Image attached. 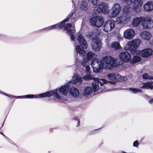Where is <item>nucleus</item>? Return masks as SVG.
I'll use <instances>...</instances> for the list:
<instances>
[{"label":"nucleus","instance_id":"obj_1","mask_svg":"<svg viewBox=\"0 0 153 153\" xmlns=\"http://www.w3.org/2000/svg\"><path fill=\"white\" fill-rule=\"evenodd\" d=\"M91 65L93 71L96 73L102 72L103 69L110 70L117 65L115 59L110 56L103 57L99 61L96 58H93L91 60Z\"/></svg>","mask_w":153,"mask_h":153},{"label":"nucleus","instance_id":"obj_2","mask_svg":"<svg viewBox=\"0 0 153 153\" xmlns=\"http://www.w3.org/2000/svg\"><path fill=\"white\" fill-rule=\"evenodd\" d=\"M108 9L109 7L107 4L102 2L95 7L94 11L96 14L102 12L104 13H107L108 17L111 18L117 16L121 10V6L118 3L114 4L111 10H108Z\"/></svg>","mask_w":153,"mask_h":153},{"label":"nucleus","instance_id":"obj_3","mask_svg":"<svg viewBox=\"0 0 153 153\" xmlns=\"http://www.w3.org/2000/svg\"><path fill=\"white\" fill-rule=\"evenodd\" d=\"M3 94L9 97L13 96L9 95L7 94L6 93H3ZM53 95V96L57 99H61L62 98V97L59 96L57 94V90H53L51 91H49L45 93H44L42 94H41L38 95H34L33 94H30L25 95L23 96H20L17 97H13L16 98H43L45 97H50Z\"/></svg>","mask_w":153,"mask_h":153},{"label":"nucleus","instance_id":"obj_4","mask_svg":"<svg viewBox=\"0 0 153 153\" xmlns=\"http://www.w3.org/2000/svg\"><path fill=\"white\" fill-rule=\"evenodd\" d=\"M79 13L76 12H73L70 13L67 16L66 18L61 22L57 24L52 25L44 28V29H52L57 28H62L65 25V23L66 22L70 23H74L77 20V18L79 17Z\"/></svg>","mask_w":153,"mask_h":153},{"label":"nucleus","instance_id":"obj_5","mask_svg":"<svg viewBox=\"0 0 153 153\" xmlns=\"http://www.w3.org/2000/svg\"><path fill=\"white\" fill-rule=\"evenodd\" d=\"M131 10L130 6H125L123 8V13L117 18V23L123 25L128 24L130 21L131 18V15L129 14L131 13Z\"/></svg>","mask_w":153,"mask_h":153},{"label":"nucleus","instance_id":"obj_6","mask_svg":"<svg viewBox=\"0 0 153 153\" xmlns=\"http://www.w3.org/2000/svg\"><path fill=\"white\" fill-rule=\"evenodd\" d=\"M70 88V86L68 82L66 84L62 85L58 88L55 89L54 90H57L58 94L62 97V99H58L63 101H67V99L65 97L67 96Z\"/></svg>","mask_w":153,"mask_h":153},{"label":"nucleus","instance_id":"obj_7","mask_svg":"<svg viewBox=\"0 0 153 153\" xmlns=\"http://www.w3.org/2000/svg\"><path fill=\"white\" fill-rule=\"evenodd\" d=\"M140 43V40L136 39L128 42L125 47L126 50H129L133 54H137L139 51L136 50Z\"/></svg>","mask_w":153,"mask_h":153},{"label":"nucleus","instance_id":"obj_8","mask_svg":"<svg viewBox=\"0 0 153 153\" xmlns=\"http://www.w3.org/2000/svg\"><path fill=\"white\" fill-rule=\"evenodd\" d=\"M108 81L105 79H100L99 81H94L92 83L93 91L94 92H100L105 89V87L103 86L104 84H107Z\"/></svg>","mask_w":153,"mask_h":153},{"label":"nucleus","instance_id":"obj_9","mask_svg":"<svg viewBox=\"0 0 153 153\" xmlns=\"http://www.w3.org/2000/svg\"><path fill=\"white\" fill-rule=\"evenodd\" d=\"M108 79L113 82L124 81L127 79L126 76H122L116 73H111L107 75Z\"/></svg>","mask_w":153,"mask_h":153},{"label":"nucleus","instance_id":"obj_10","mask_svg":"<svg viewBox=\"0 0 153 153\" xmlns=\"http://www.w3.org/2000/svg\"><path fill=\"white\" fill-rule=\"evenodd\" d=\"M103 22L102 17L100 16L92 17L90 20V23L91 25L97 27L102 26Z\"/></svg>","mask_w":153,"mask_h":153},{"label":"nucleus","instance_id":"obj_11","mask_svg":"<svg viewBox=\"0 0 153 153\" xmlns=\"http://www.w3.org/2000/svg\"><path fill=\"white\" fill-rule=\"evenodd\" d=\"M115 23L112 19L107 20L104 23L102 27L103 30L105 32H108L111 31L114 28Z\"/></svg>","mask_w":153,"mask_h":153},{"label":"nucleus","instance_id":"obj_12","mask_svg":"<svg viewBox=\"0 0 153 153\" xmlns=\"http://www.w3.org/2000/svg\"><path fill=\"white\" fill-rule=\"evenodd\" d=\"M142 26L145 29H150L153 27V21L150 18L143 17Z\"/></svg>","mask_w":153,"mask_h":153},{"label":"nucleus","instance_id":"obj_13","mask_svg":"<svg viewBox=\"0 0 153 153\" xmlns=\"http://www.w3.org/2000/svg\"><path fill=\"white\" fill-rule=\"evenodd\" d=\"M64 26L65 30L67 31V33L71 35V39L72 40H74L75 39V36L73 34L74 32V26L72 24H68L65 25Z\"/></svg>","mask_w":153,"mask_h":153},{"label":"nucleus","instance_id":"obj_14","mask_svg":"<svg viewBox=\"0 0 153 153\" xmlns=\"http://www.w3.org/2000/svg\"><path fill=\"white\" fill-rule=\"evenodd\" d=\"M91 47L93 50L95 52H98L101 48V43L99 38L92 41Z\"/></svg>","mask_w":153,"mask_h":153},{"label":"nucleus","instance_id":"obj_15","mask_svg":"<svg viewBox=\"0 0 153 153\" xmlns=\"http://www.w3.org/2000/svg\"><path fill=\"white\" fill-rule=\"evenodd\" d=\"M135 33V31L133 29H128L124 31L123 37L125 38L131 39L134 38Z\"/></svg>","mask_w":153,"mask_h":153},{"label":"nucleus","instance_id":"obj_16","mask_svg":"<svg viewBox=\"0 0 153 153\" xmlns=\"http://www.w3.org/2000/svg\"><path fill=\"white\" fill-rule=\"evenodd\" d=\"M93 92V89L92 87L87 86L83 91L82 95L85 97H90L92 96Z\"/></svg>","mask_w":153,"mask_h":153},{"label":"nucleus","instance_id":"obj_17","mask_svg":"<svg viewBox=\"0 0 153 153\" xmlns=\"http://www.w3.org/2000/svg\"><path fill=\"white\" fill-rule=\"evenodd\" d=\"M77 39L79 44L82 48L83 49H86L88 47L87 43L83 36L79 34Z\"/></svg>","mask_w":153,"mask_h":153},{"label":"nucleus","instance_id":"obj_18","mask_svg":"<svg viewBox=\"0 0 153 153\" xmlns=\"http://www.w3.org/2000/svg\"><path fill=\"white\" fill-rule=\"evenodd\" d=\"M152 51L150 48H146L137 54H139L142 57H146L151 56L152 54Z\"/></svg>","mask_w":153,"mask_h":153},{"label":"nucleus","instance_id":"obj_19","mask_svg":"<svg viewBox=\"0 0 153 153\" xmlns=\"http://www.w3.org/2000/svg\"><path fill=\"white\" fill-rule=\"evenodd\" d=\"M82 78L79 75L74 74L72 79L69 81L68 83L73 84H76L78 83H80L82 82Z\"/></svg>","mask_w":153,"mask_h":153},{"label":"nucleus","instance_id":"obj_20","mask_svg":"<svg viewBox=\"0 0 153 153\" xmlns=\"http://www.w3.org/2000/svg\"><path fill=\"white\" fill-rule=\"evenodd\" d=\"M119 57L121 60L123 62H126L129 61L131 58L130 54L127 52L121 53L119 55Z\"/></svg>","mask_w":153,"mask_h":153},{"label":"nucleus","instance_id":"obj_21","mask_svg":"<svg viewBox=\"0 0 153 153\" xmlns=\"http://www.w3.org/2000/svg\"><path fill=\"white\" fill-rule=\"evenodd\" d=\"M142 0H135V1L130 5L128 4H126L127 6H130L131 7V5L132 4H134V6L133 7L134 10L135 11H137L138 10H140V7L141 4H142Z\"/></svg>","mask_w":153,"mask_h":153},{"label":"nucleus","instance_id":"obj_22","mask_svg":"<svg viewBox=\"0 0 153 153\" xmlns=\"http://www.w3.org/2000/svg\"><path fill=\"white\" fill-rule=\"evenodd\" d=\"M69 92L70 94L74 98L78 97L79 95V90L76 88L74 87H70Z\"/></svg>","mask_w":153,"mask_h":153},{"label":"nucleus","instance_id":"obj_23","mask_svg":"<svg viewBox=\"0 0 153 153\" xmlns=\"http://www.w3.org/2000/svg\"><path fill=\"white\" fill-rule=\"evenodd\" d=\"M95 54L94 52L90 51L88 52L86 56V59L82 62L81 64L82 65L85 66V64L90 60L95 55Z\"/></svg>","mask_w":153,"mask_h":153},{"label":"nucleus","instance_id":"obj_24","mask_svg":"<svg viewBox=\"0 0 153 153\" xmlns=\"http://www.w3.org/2000/svg\"><path fill=\"white\" fill-rule=\"evenodd\" d=\"M144 10L147 12H150L153 10V1H149L144 4Z\"/></svg>","mask_w":153,"mask_h":153},{"label":"nucleus","instance_id":"obj_25","mask_svg":"<svg viewBox=\"0 0 153 153\" xmlns=\"http://www.w3.org/2000/svg\"><path fill=\"white\" fill-rule=\"evenodd\" d=\"M140 36L142 38L147 40H149L152 37V34L148 31H144L140 33Z\"/></svg>","mask_w":153,"mask_h":153},{"label":"nucleus","instance_id":"obj_26","mask_svg":"<svg viewBox=\"0 0 153 153\" xmlns=\"http://www.w3.org/2000/svg\"><path fill=\"white\" fill-rule=\"evenodd\" d=\"M143 17H136L134 19L132 22V25L134 27L138 26L141 23L142 25V22Z\"/></svg>","mask_w":153,"mask_h":153},{"label":"nucleus","instance_id":"obj_27","mask_svg":"<svg viewBox=\"0 0 153 153\" xmlns=\"http://www.w3.org/2000/svg\"><path fill=\"white\" fill-rule=\"evenodd\" d=\"M97 29H95L93 31L89 32L87 34V36L89 37L90 39H92L93 41H94L96 40V38H99L97 37Z\"/></svg>","mask_w":153,"mask_h":153},{"label":"nucleus","instance_id":"obj_28","mask_svg":"<svg viewBox=\"0 0 153 153\" xmlns=\"http://www.w3.org/2000/svg\"><path fill=\"white\" fill-rule=\"evenodd\" d=\"M143 85L141 86V88L151 89L153 88V82H146L143 83Z\"/></svg>","mask_w":153,"mask_h":153},{"label":"nucleus","instance_id":"obj_29","mask_svg":"<svg viewBox=\"0 0 153 153\" xmlns=\"http://www.w3.org/2000/svg\"><path fill=\"white\" fill-rule=\"evenodd\" d=\"M75 50L76 52L78 53L81 56H84L86 53L85 51L81 48L79 45H75Z\"/></svg>","mask_w":153,"mask_h":153},{"label":"nucleus","instance_id":"obj_30","mask_svg":"<svg viewBox=\"0 0 153 153\" xmlns=\"http://www.w3.org/2000/svg\"><path fill=\"white\" fill-rule=\"evenodd\" d=\"M83 79L85 80H93L94 81H99L100 79L97 78H94L90 75H85L83 77Z\"/></svg>","mask_w":153,"mask_h":153},{"label":"nucleus","instance_id":"obj_31","mask_svg":"<svg viewBox=\"0 0 153 153\" xmlns=\"http://www.w3.org/2000/svg\"><path fill=\"white\" fill-rule=\"evenodd\" d=\"M80 10L82 11H86L88 9V6L86 2L83 1L80 7Z\"/></svg>","mask_w":153,"mask_h":153},{"label":"nucleus","instance_id":"obj_32","mask_svg":"<svg viewBox=\"0 0 153 153\" xmlns=\"http://www.w3.org/2000/svg\"><path fill=\"white\" fill-rule=\"evenodd\" d=\"M111 47V48L114 49L115 50H117L121 48V46L119 43L115 42H113L112 43Z\"/></svg>","mask_w":153,"mask_h":153},{"label":"nucleus","instance_id":"obj_33","mask_svg":"<svg viewBox=\"0 0 153 153\" xmlns=\"http://www.w3.org/2000/svg\"><path fill=\"white\" fill-rule=\"evenodd\" d=\"M137 54L135 53H134V54ZM141 58L138 55H136L135 56V55H134L133 57L132 60L131 62L132 63H135L138 62L140 61L141 60Z\"/></svg>","mask_w":153,"mask_h":153},{"label":"nucleus","instance_id":"obj_34","mask_svg":"<svg viewBox=\"0 0 153 153\" xmlns=\"http://www.w3.org/2000/svg\"><path fill=\"white\" fill-rule=\"evenodd\" d=\"M129 89L133 94H136L138 92H142L141 90L134 88H130Z\"/></svg>","mask_w":153,"mask_h":153},{"label":"nucleus","instance_id":"obj_35","mask_svg":"<svg viewBox=\"0 0 153 153\" xmlns=\"http://www.w3.org/2000/svg\"><path fill=\"white\" fill-rule=\"evenodd\" d=\"M143 78L144 79H153V76H151L145 73L142 76Z\"/></svg>","mask_w":153,"mask_h":153},{"label":"nucleus","instance_id":"obj_36","mask_svg":"<svg viewBox=\"0 0 153 153\" xmlns=\"http://www.w3.org/2000/svg\"><path fill=\"white\" fill-rule=\"evenodd\" d=\"M122 1L125 2L126 4L130 5L134 2L135 0H121Z\"/></svg>","mask_w":153,"mask_h":153},{"label":"nucleus","instance_id":"obj_37","mask_svg":"<svg viewBox=\"0 0 153 153\" xmlns=\"http://www.w3.org/2000/svg\"><path fill=\"white\" fill-rule=\"evenodd\" d=\"M84 67H85V70L86 71L87 73H88L89 72L90 70V68L89 66L87 65V63H86L85 64V66H84L83 65Z\"/></svg>","mask_w":153,"mask_h":153},{"label":"nucleus","instance_id":"obj_38","mask_svg":"<svg viewBox=\"0 0 153 153\" xmlns=\"http://www.w3.org/2000/svg\"><path fill=\"white\" fill-rule=\"evenodd\" d=\"M98 0H88L89 2L91 3L93 5H96L97 3Z\"/></svg>","mask_w":153,"mask_h":153},{"label":"nucleus","instance_id":"obj_39","mask_svg":"<svg viewBox=\"0 0 153 153\" xmlns=\"http://www.w3.org/2000/svg\"><path fill=\"white\" fill-rule=\"evenodd\" d=\"M139 143L138 142V141L136 140L134 141L133 143V146L135 147H137L139 145Z\"/></svg>","mask_w":153,"mask_h":153},{"label":"nucleus","instance_id":"obj_40","mask_svg":"<svg viewBox=\"0 0 153 153\" xmlns=\"http://www.w3.org/2000/svg\"><path fill=\"white\" fill-rule=\"evenodd\" d=\"M76 120H77V125L76 126H78L79 125L80 122L79 120H78V119H76Z\"/></svg>","mask_w":153,"mask_h":153},{"label":"nucleus","instance_id":"obj_41","mask_svg":"<svg viewBox=\"0 0 153 153\" xmlns=\"http://www.w3.org/2000/svg\"><path fill=\"white\" fill-rule=\"evenodd\" d=\"M149 103L150 104H153V99H152L149 101Z\"/></svg>","mask_w":153,"mask_h":153},{"label":"nucleus","instance_id":"obj_42","mask_svg":"<svg viewBox=\"0 0 153 153\" xmlns=\"http://www.w3.org/2000/svg\"><path fill=\"white\" fill-rule=\"evenodd\" d=\"M3 93H3V92H0V94H3Z\"/></svg>","mask_w":153,"mask_h":153},{"label":"nucleus","instance_id":"obj_43","mask_svg":"<svg viewBox=\"0 0 153 153\" xmlns=\"http://www.w3.org/2000/svg\"><path fill=\"white\" fill-rule=\"evenodd\" d=\"M0 133L2 135H4V134H3V133H1V132H0Z\"/></svg>","mask_w":153,"mask_h":153},{"label":"nucleus","instance_id":"obj_44","mask_svg":"<svg viewBox=\"0 0 153 153\" xmlns=\"http://www.w3.org/2000/svg\"><path fill=\"white\" fill-rule=\"evenodd\" d=\"M111 82V81H108V82L107 83H108V82Z\"/></svg>","mask_w":153,"mask_h":153},{"label":"nucleus","instance_id":"obj_45","mask_svg":"<svg viewBox=\"0 0 153 153\" xmlns=\"http://www.w3.org/2000/svg\"><path fill=\"white\" fill-rule=\"evenodd\" d=\"M72 2H73V0H72Z\"/></svg>","mask_w":153,"mask_h":153}]
</instances>
